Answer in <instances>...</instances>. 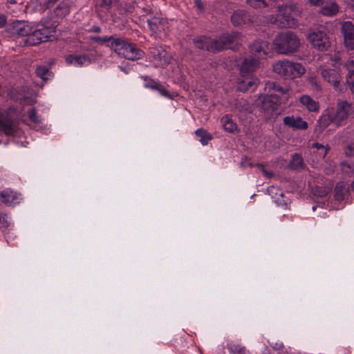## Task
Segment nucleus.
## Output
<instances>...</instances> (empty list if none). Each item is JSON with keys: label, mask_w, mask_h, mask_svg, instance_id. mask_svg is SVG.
I'll return each mask as SVG.
<instances>
[{"label": "nucleus", "mask_w": 354, "mask_h": 354, "mask_svg": "<svg viewBox=\"0 0 354 354\" xmlns=\"http://www.w3.org/2000/svg\"><path fill=\"white\" fill-rule=\"evenodd\" d=\"M228 348L233 354H249L244 347L239 346H231Z\"/></svg>", "instance_id": "42"}, {"label": "nucleus", "mask_w": 354, "mask_h": 354, "mask_svg": "<svg viewBox=\"0 0 354 354\" xmlns=\"http://www.w3.org/2000/svg\"><path fill=\"white\" fill-rule=\"evenodd\" d=\"M145 82V87L156 90L158 91L162 95L168 96V91L166 90L165 86L162 85L159 82H156L154 80L149 77L148 76H142L141 77Z\"/></svg>", "instance_id": "19"}, {"label": "nucleus", "mask_w": 354, "mask_h": 354, "mask_svg": "<svg viewBox=\"0 0 354 354\" xmlns=\"http://www.w3.org/2000/svg\"><path fill=\"white\" fill-rule=\"evenodd\" d=\"M257 85V79L254 77H246L245 80L239 82L236 86V90L241 92H246L252 87Z\"/></svg>", "instance_id": "26"}, {"label": "nucleus", "mask_w": 354, "mask_h": 354, "mask_svg": "<svg viewBox=\"0 0 354 354\" xmlns=\"http://www.w3.org/2000/svg\"><path fill=\"white\" fill-rule=\"evenodd\" d=\"M346 154L348 156H354V138L353 140L348 145Z\"/></svg>", "instance_id": "48"}, {"label": "nucleus", "mask_w": 354, "mask_h": 354, "mask_svg": "<svg viewBox=\"0 0 354 354\" xmlns=\"http://www.w3.org/2000/svg\"><path fill=\"white\" fill-rule=\"evenodd\" d=\"M292 6L279 5L277 6L278 13L268 17V23L280 28H292L297 26V21L290 15Z\"/></svg>", "instance_id": "4"}, {"label": "nucleus", "mask_w": 354, "mask_h": 354, "mask_svg": "<svg viewBox=\"0 0 354 354\" xmlns=\"http://www.w3.org/2000/svg\"><path fill=\"white\" fill-rule=\"evenodd\" d=\"M28 115L30 120L33 122L36 123L38 122L37 113L35 108L30 109V110L28 111Z\"/></svg>", "instance_id": "45"}, {"label": "nucleus", "mask_w": 354, "mask_h": 354, "mask_svg": "<svg viewBox=\"0 0 354 354\" xmlns=\"http://www.w3.org/2000/svg\"><path fill=\"white\" fill-rule=\"evenodd\" d=\"M308 84L312 86L314 91H319L321 90V85L317 82L316 77H310L308 80Z\"/></svg>", "instance_id": "43"}, {"label": "nucleus", "mask_w": 354, "mask_h": 354, "mask_svg": "<svg viewBox=\"0 0 354 354\" xmlns=\"http://www.w3.org/2000/svg\"><path fill=\"white\" fill-rule=\"evenodd\" d=\"M348 74L346 75V84L350 90L354 93V61L351 60L346 63Z\"/></svg>", "instance_id": "29"}, {"label": "nucleus", "mask_w": 354, "mask_h": 354, "mask_svg": "<svg viewBox=\"0 0 354 354\" xmlns=\"http://www.w3.org/2000/svg\"><path fill=\"white\" fill-rule=\"evenodd\" d=\"M265 90L268 92L274 91L281 95H289L290 88L288 85H282L277 82L268 81L265 84Z\"/></svg>", "instance_id": "17"}, {"label": "nucleus", "mask_w": 354, "mask_h": 354, "mask_svg": "<svg viewBox=\"0 0 354 354\" xmlns=\"http://www.w3.org/2000/svg\"><path fill=\"white\" fill-rule=\"evenodd\" d=\"M5 221L4 217L0 214V224L3 223Z\"/></svg>", "instance_id": "58"}, {"label": "nucleus", "mask_w": 354, "mask_h": 354, "mask_svg": "<svg viewBox=\"0 0 354 354\" xmlns=\"http://www.w3.org/2000/svg\"><path fill=\"white\" fill-rule=\"evenodd\" d=\"M35 73L37 77H40L41 80L46 81L48 79V77L50 76L51 72L49 71L48 68L46 66H38L35 70Z\"/></svg>", "instance_id": "37"}, {"label": "nucleus", "mask_w": 354, "mask_h": 354, "mask_svg": "<svg viewBox=\"0 0 354 354\" xmlns=\"http://www.w3.org/2000/svg\"><path fill=\"white\" fill-rule=\"evenodd\" d=\"M161 21L159 18L153 17L152 19H148L147 23L150 30L156 34L159 30V24Z\"/></svg>", "instance_id": "38"}, {"label": "nucleus", "mask_w": 354, "mask_h": 354, "mask_svg": "<svg viewBox=\"0 0 354 354\" xmlns=\"http://www.w3.org/2000/svg\"><path fill=\"white\" fill-rule=\"evenodd\" d=\"M88 31L91 32H100L101 28L99 26H92Z\"/></svg>", "instance_id": "56"}, {"label": "nucleus", "mask_w": 354, "mask_h": 354, "mask_svg": "<svg viewBox=\"0 0 354 354\" xmlns=\"http://www.w3.org/2000/svg\"><path fill=\"white\" fill-rule=\"evenodd\" d=\"M309 3L315 6H320L324 3V0H307Z\"/></svg>", "instance_id": "52"}, {"label": "nucleus", "mask_w": 354, "mask_h": 354, "mask_svg": "<svg viewBox=\"0 0 354 354\" xmlns=\"http://www.w3.org/2000/svg\"><path fill=\"white\" fill-rule=\"evenodd\" d=\"M246 3L254 9H261L274 6V1L272 0H246Z\"/></svg>", "instance_id": "30"}, {"label": "nucleus", "mask_w": 354, "mask_h": 354, "mask_svg": "<svg viewBox=\"0 0 354 354\" xmlns=\"http://www.w3.org/2000/svg\"><path fill=\"white\" fill-rule=\"evenodd\" d=\"M8 2L11 4H15L17 3V0H8Z\"/></svg>", "instance_id": "59"}, {"label": "nucleus", "mask_w": 354, "mask_h": 354, "mask_svg": "<svg viewBox=\"0 0 354 354\" xmlns=\"http://www.w3.org/2000/svg\"><path fill=\"white\" fill-rule=\"evenodd\" d=\"M305 71V68L301 64L289 62V73L288 78L293 79L300 77L301 75L304 74Z\"/></svg>", "instance_id": "25"}, {"label": "nucleus", "mask_w": 354, "mask_h": 354, "mask_svg": "<svg viewBox=\"0 0 354 354\" xmlns=\"http://www.w3.org/2000/svg\"><path fill=\"white\" fill-rule=\"evenodd\" d=\"M234 108L238 112L246 114L252 112V106L249 102L243 98L236 99L234 104Z\"/></svg>", "instance_id": "22"}, {"label": "nucleus", "mask_w": 354, "mask_h": 354, "mask_svg": "<svg viewBox=\"0 0 354 354\" xmlns=\"http://www.w3.org/2000/svg\"><path fill=\"white\" fill-rule=\"evenodd\" d=\"M311 45L320 51H326L330 46V41L327 34L319 30L311 31L308 36Z\"/></svg>", "instance_id": "8"}, {"label": "nucleus", "mask_w": 354, "mask_h": 354, "mask_svg": "<svg viewBox=\"0 0 354 354\" xmlns=\"http://www.w3.org/2000/svg\"><path fill=\"white\" fill-rule=\"evenodd\" d=\"M1 201L6 205L11 204L16 198L15 194L8 190L3 191L0 193Z\"/></svg>", "instance_id": "36"}, {"label": "nucleus", "mask_w": 354, "mask_h": 354, "mask_svg": "<svg viewBox=\"0 0 354 354\" xmlns=\"http://www.w3.org/2000/svg\"><path fill=\"white\" fill-rule=\"evenodd\" d=\"M289 62L290 61L286 59L278 61L273 64V71L274 73L288 78L289 73Z\"/></svg>", "instance_id": "23"}, {"label": "nucleus", "mask_w": 354, "mask_h": 354, "mask_svg": "<svg viewBox=\"0 0 354 354\" xmlns=\"http://www.w3.org/2000/svg\"><path fill=\"white\" fill-rule=\"evenodd\" d=\"M310 149H314L313 152L317 153L319 158L323 160L330 150V147L328 145H324L318 142H315L312 144Z\"/></svg>", "instance_id": "32"}, {"label": "nucleus", "mask_w": 354, "mask_h": 354, "mask_svg": "<svg viewBox=\"0 0 354 354\" xmlns=\"http://www.w3.org/2000/svg\"><path fill=\"white\" fill-rule=\"evenodd\" d=\"M315 209H316V207H313V210H315Z\"/></svg>", "instance_id": "62"}, {"label": "nucleus", "mask_w": 354, "mask_h": 354, "mask_svg": "<svg viewBox=\"0 0 354 354\" xmlns=\"http://www.w3.org/2000/svg\"><path fill=\"white\" fill-rule=\"evenodd\" d=\"M113 36L103 37H90V40L93 41V42H97V43H98L100 44H104V43H106L107 41H110L111 43L112 40H113Z\"/></svg>", "instance_id": "41"}, {"label": "nucleus", "mask_w": 354, "mask_h": 354, "mask_svg": "<svg viewBox=\"0 0 354 354\" xmlns=\"http://www.w3.org/2000/svg\"><path fill=\"white\" fill-rule=\"evenodd\" d=\"M221 121L225 131L232 133L236 129V124L228 115L223 117Z\"/></svg>", "instance_id": "35"}, {"label": "nucleus", "mask_w": 354, "mask_h": 354, "mask_svg": "<svg viewBox=\"0 0 354 354\" xmlns=\"http://www.w3.org/2000/svg\"><path fill=\"white\" fill-rule=\"evenodd\" d=\"M289 166L292 169H302L304 167L302 157L298 153L293 154Z\"/></svg>", "instance_id": "33"}, {"label": "nucleus", "mask_w": 354, "mask_h": 354, "mask_svg": "<svg viewBox=\"0 0 354 354\" xmlns=\"http://www.w3.org/2000/svg\"><path fill=\"white\" fill-rule=\"evenodd\" d=\"M142 11H143V12H144L145 14H147H147H150V13H151V8L149 6H145V7H143V8H142Z\"/></svg>", "instance_id": "55"}, {"label": "nucleus", "mask_w": 354, "mask_h": 354, "mask_svg": "<svg viewBox=\"0 0 354 354\" xmlns=\"http://www.w3.org/2000/svg\"><path fill=\"white\" fill-rule=\"evenodd\" d=\"M259 64V59L254 58L252 56L245 58L241 66V73L243 75L245 74L254 71L258 67Z\"/></svg>", "instance_id": "18"}, {"label": "nucleus", "mask_w": 354, "mask_h": 354, "mask_svg": "<svg viewBox=\"0 0 354 354\" xmlns=\"http://www.w3.org/2000/svg\"><path fill=\"white\" fill-rule=\"evenodd\" d=\"M7 23V18L6 15L0 13V28H3Z\"/></svg>", "instance_id": "51"}, {"label": "nucleus", "mask_w": 354, "mask_h": 354, "mask_svg": "<svg viewBox=\"0 0 354 354\" xmlns=\"http://www.w3.org/2000/svg\"><path fill=\"white\" fill-rule=\"evenodd\" d=\"M348 190L344 182L338 183L335 188V200L341 202L344 200L345 195Z\"/></svg>", "instance_id": "31"}, {"label": "nucleus", "mask_w": 354, "mask_h": 354, "mask_svg": "<svg viewBox=\"0 0 354 354\" xmlns=\"http://www.w3.org/2000/svg\"><path fill=\"white\" fill-rule=\"evenodd\" d=\"M149 50L150 55L156 66L165 67L170 63L171 56L162 46L151 47Z\"/></svg>", "instance_id": "11"}, {"label": "nucleus", "mask_w": 354, "mask_h": 354, "mask_svg": "<svg viewBox=\"0 0 354 354\" xmlns=\"http://www.w3.org/2000/svg\"><path fill=\"white\" fill-rule=\"evenodd\" d=\"M241 34L238 32L223 34L216 38L206 36H198L193 39L196 48L207 50L213 53L220 52L231 45L237 44L241 39Z\"/></svg>", "instance_id": "1"}, {"label": "nucleus", "mask_w": 354, "mask_h": 354, "mask_svg": "<svg viewBox=\"0 0 354 354\" xmlns=\"http://www.w3.org/2000/svg\"><path fill=\"white\" fill-rule=\"evenodd\" d=\"M112 3V0H100L99 5L101 8L109 9Z\"/></svg>", "instance_id": "47"}, {"label": "nucleus", "mask_w": 354, "mask_h": 354, "mask_svg": "<svg viewBox=\"0 0 354 354\" xmlns=\"http://www.w3.org/2000/svg\"><path fill=\"white\" fill-rule=\"evenodd\" d=\"M75 64L79 66H82L85 63H90L91 60L89 57L85 55H75Z\"/></svg>", "instance_id": "40"}, {"label": "nucleus", "mask_w": 354, "mask_h": 354, "mask_svg": "<svg viewBox=\"0 0 354 354\" xmlns=\"http://www.w3.org/2000/svg\"><path fill=\"white\" fill-rule=\"evenodd\" d=\"M261 170L265 177L270 178L273 176V173L272 171H267L263 165L261 166Z\"/></svg>", "instance_id": "50"}, {"label": "nucleus", "mask_w": 354, "mask_h": 354, "mask_svg": "<svg viewBox=\"0 0 354 354\" xmlns=\"http://www.w3.org/2000/svg\"><path fill=\"white\" fill-rule=\"evenodd\" d=\"M345 2L348 6L354 8V0H345Z\"/></svg>", "instance_id": "57"}, {"label": "nucleus", "mask_w": 354, "mask_h": 354, "mask_svg": "<svg viewBox=\"0 0 354 354\" xmlns=\"http://www.w3.org/2000/svg\"><path fill=\"white\" fill-rule=\"evenodd\" d=\"M320 74L323 79L330 84L336 91L339 93L344 91L345 87L339 69L328 67L321 68Z\"/></svg>", "instance_id": "7"}, {"label": "nucleus", "mask_w": 354, "mask_h": 354, "mask_svg": "<svg viewBox=\"0 0 354 354\" xmlns=\"http://www.w3.org/2000/svg\"><path fill=\"white\" fill-rule=\"evenodd\" d=\"M129 39L122 37L115 38L113 37L112 42L110 44V48L114 50L118 55L122 56L124 53V50L127 47Z\"/></svg>", "instance_id": "20"}, {"label": "nucleus", "mask_w": 354, "mask_h": 354, "mask_svg": "<svg viewBox=\"0 0 354 354\" xmlns=\"http://www.w3.org/2000/svg\"><path fill=\"white\" fill-rule=\"evenodd\" d=\"M300 103L310 112H317L319 104L308 95H303L299 97Z\"/></svg>", "instance_id": "21"}, {"label": "nucleus", "mask_w": 354, "mask_h": 354, "mask_svg": "<svg viewBox=\"0 0 354 354\" xmlns=\"http://www.w3.org/2000/svg\"><path fill=\"white\" fill-rule=\"evenodd\" d=\"M274 50L282 55H290L297 52L300 46V39L292 31L279 33L273 41Z\"/></svg>", "instance_id": "2"}, {"label": "nucleus", "mask_w": 354, "mask_h": 354, "mask_svg": "<svg viewBox=\"0 0 354 354\" xmlns=\"http://www.w3.org/2000/svg\"><path fill=\"white\" fill-rule=\"evenodd\" d=\"M259 106L270 118H276L279 113V106L284 101L276 94H270L259 97Z\"/></svg>", "instance_id": "6"}, {"label": "nucleus", "mask_w": 354, "mask_h": 354, "mask_svg": "<svg viewBox=\"0 0 354 354\" xmlns=\"http://www.w3.org/2000/svg\"><path fill=\"white\" fill-rule=\"evenodd\" d=\"M75 55H68L66 58V62L67 64H73L75 63Z\"/></svg>", "instance_id": "53"}, {"label": "nucleus", "mask_w": 354, "mask_h": 354, "mask_svg": "<svg viewBox=\"0 0 354 354\" xmlns=\"http://www.w3.org/2000/svg\"><path fill=\"white\" fill-rule=\"evenodd\" d=\"M339 12V6L334 1H328L324 5L320 10V12L328 17H332L336 15Z\"/></svg>", "instance_id": "24"}, {"label": "nucleus", "mask_w": 354, "mask_h": 354, "mask_svg": "<svg viewBox=\"0 0 354 354\" xmlns=\"http://www.w3.org/2000/svg\"><path fill=\"white\" fill-rule=\"evenodd\" d=\"M58 1L59 0H47L44 3L46 9L50 10Z\"/></svg>", "instance_id": "49"}, {"label": "nucleus", "mask_w": 354, "mask_h": 354, "mask_svg": "<svg viewBox=\"0 0 354 354\" xmlns=\"http://www.w3.org/2000/svg\"><path fill=\"white\" fill-rule=\"evenodd\" d=\"M32 26L26 21H16L11 24L10 31L13 36L28 39L32 31Z\"/></svg>", "instance_id": "12"}, {"label": "nucleus", "mask_w": 354, "mask_h": 354, "mask_svg": "<svg viewBox=\"0 0 354 354\" xmlns=\"http://www.w3.org/2000/svg\"><path fill=\"white\" fill-rule=\"evenodd\" d=\"M273 189H274V187H270L268 188V192L270 193H272Z\"/></svg>", "instance_id": "60"}, {"label": "nucleus", "mask_w": 354, "mask_h": 354, "mask_svg": "<svg viewBox=\"0 0 354 354\" xmlns=\"http://www.w3.org/2000/svg\"><path fill=\"white\" fill-rule=\"evenodd\" d=\"M335 119V125L339 127L346 120L348 115L353 111V104L345 100H339L337 104V109H330Z\"/></svg>", "instance_id": "9"}, {"label": "nucleus", "mask_w": 354, "mask_h": 354, "mask_svg": "<svg viewBox=\"0 0 354 354\" xmlns=\"http://www.w3.org/2000/svg\"><path fill=\"white\" fill-rule=\"evenodd\" d=\"M351 187H352L353 189H354V180L353 181V183L351 184Z\"/></svg>", "instance_id": "61"}, {"label": "nucleus", "mask_w": 354, "mask_h": 354, "mask_svg": "<svg viewBox=\"0 0 354 354\" xmlns=\"http://www.w3.org/2000/svg\"><path fill=\"white\" fill-rule=\"evenodd\" d=\"M8 96L13 100H18V92L16 88H12L8 91Z\"/></svg>", "instance_id": "46"}, {"label": "nucleus", "mask_w": 354, "mask_h": 354, "mask_svg": "<svg viewBox=\"0 0 354 354\" xmlns=\"http://www.w3.org/2000/svg\"><path fill=\"white\" fill-rule=\"evenodd\" d=\"M194 4L198 9H203V3L201 0H194Z\"/></svg>", "instance_id": "54"}, {"label": "nucleus", "mask_w": 354, "mask_h": 354, "mask_svg": "<svg viewBox=\"0 0 354 354\" xmlns=\"http://www.w3.org/2000/svg\"><path fill=\"white\" fill-rule=\"evenodd\" d=\"M250 52L254 55V58L259 59L266 55V50L268 49V42L262 40H256L249 46Z\"/></svg>", "instance_id": "15"}, {"label": "nucleus", "mask_w": 354, "mask_h": 354, "mask_svg": "<svg viewBox=\"0 0 354 354\" xmlns=\"http://www.w3.org/2000/svg\"><path fill=\"white\" fill-rule=\"evenodd\" d=\"M56 37V28L53 24L50 26L37 24V26L32 27L30 35L25 39L24 42L28 46H35L42 42L53 41Z\"/></svg>", "instance_id": "3"}, {"label": "nucleus", "mask_w": 354, "mask_h": 354, "mask_svg": "<svg viewBox=\"0 0 354 354\" xmlns=\"http://www.w3.org/2000/svg\"><path fill=\"white\" fill-rule=\"evenodd\" d=\"M275 198L276 203L279 205H286L288 204V200H284V194L282 192H279V194L276 193L275 196H274Z\"/></svg>", "instance_id": "44"}, {"label": "nucleus", "mask_w": 354, "mask_h": 354, "mask_svg": "<svg viewBox=\"0 0 354 354\" xmlns=\"http://www.w3.org/2000/svg\"><path fill=\"white\" fill-rule=\"evenodd\" d=\"M248 20V15L244 10H236L232 14L231 17L232 23L235 26L245 24Z\"/></svg>", "instance_id": "27"}, {"label": "nucleus", "mask_w": 354, "mask_h": 354, "mask_svg": "<svg viewBox=\"0 0 354 354\" xmlns=\"http://www.w3.org/2000/svg\"><path fill=\"white\" fill-rule=\"evenodd\" d=\"M124 52V53L122 55V57L129 60L139 59L144 55V52L138 48L135 44L130 42L129 40Z\"/></svg>", "instance_id": "14"}, {"label": "nucleus", "mask_w": 354, "mask_h": 354, "mask_svg": "<svg viewBox=\"0 0 354 354\" xmlns=\"http://www.w3.org/2000/svg\"><path fill=\"white\" fill-rule=\"evenodd\" d=\"M283 124L293 129L305 130L308 128V123L300 117L286 116L283 120Z\"/></svg>", "instance_id": "16"}, {"label": "nucleus", "mask_w": 354, "mask_h": 354, "mask_svg": "<svg viewBox=\"0 0 354 354\" xmlns=\"http://www.w3.org/2000/svg\"><path fill=\"white\" fill-rule=\"evenodd\" d=\"M71 4L68 0H64L59 2L53 10H50L51 24L59 23L69 13Z\"/></svg>", "instance_id": "10"}, {"label": "nucleus", "mask_w": 354, "mask_h": 354, "mask_svg": "<svg viewBox=\"0 0 354 354\" xmlns=\"http://www.w3.org/2000/svg\"><path fill=\"white\" fill-rule=\"evenodd\" d=\"M330 189L326 187L316 186L313 189V192L315 196L319 197H324L328 195Z\"/></svg>", "instance_id": "39"}, {"label": "nucleus", "mask_w": 354, "mask_h": 354, "mask_svg": "<svg viewBox=\"0 0 354 354\" xmlns=\"http://www.w3.org/2000/svg\"><path fill=\"white\" fill-rule=\"evenodd\" d=\"M195 134L200 138V142L203 145H207L208 142L213 138L212 134L204 129H198L196 131Z\"/></svg>", "instance_id": "34"}, {"label": "nucleus", "mask_w": 354, "mask_h": 354, "mask_svg": "<svg viewBox=\"0 0 354 354\" xmlns=\"http://www.w3.org/2000/svg\"><path fill=\"white\" fill-rule=\"evenodd\" d=\"M13 111L12 107L6 110L0 109V131L7 136H15L18 131V120L13 118L10 114Z\"/></svg>", "instance_id": "5"}, {"label": "nucleus", "mask_w": 354, "mask_h": 354, "mask_svg": "<svg viewBox=\"0 0 354 354\" xmlns=\"http://www.w3.org/2000/svg\"><path fill=\"white\" fill-rule=\"evenodd\" d=\"M331 123L335 124V119L330 110H326L318 120V125L321 130L325 129Z\"/></svg>", "instance_id": "28"}, {"label": "nucleus", "mask_w": 354, "mask_h": 354, "mask_svg": "<svg viewBox=\"0 0 354 354\" xmlns=\"http://www.w3.org/2000/svg\"><path fill=\"white\" fill-rule=\"evenodd\" d=\"M341 31L344 35L345 46L350 50L354 49V25L351 21L342 24Z\"/></svg>", "instance_id": "13"}]
</instances>
